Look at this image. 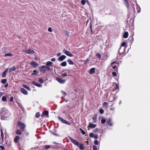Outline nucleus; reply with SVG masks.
<instances>
[{
	"label": "nucleus",
	"mask_w": 150,
	"mask_h": 150,
	"mask_svg": "<svg viewBox=\"0 0 150 150\" xmlns=\"http://www.w3.org/2000/svg\"><path fill=\"white\" fill-rule=\"evenodd\" d=\"M0 116L2 120L7 119L11 115L9 112L5 108L2 109L0 112Z\"/></svg>",
	"instance_id": "f257e3e1"
},
{
	"label": "nucleus",
	"mask_w": 150,
	"mask_h": 150,
	"mask_svg": "<svg viewBox=\"0 0 150 150\" xmlns=\"http://www.w3.org/2000/svg\"><path fill=\"white\" fill-rule=\"evenodd\" d=\"M69 138L70 140L71 141L74 145L79 146V143L76 140L73 139L72 137H69Z\"/></svg>",
	"instance_id": "f03ea898"
},
{
	"label": "nucleus",
	"mask_w": 150,
	"mask_h": 150,
	"mask_svg": "<svg viewBox=\"0 0 150 150\" xmlns=\"http://www.w3.org/2000/svg\"><path fill=\"white\" fill-rule=\"evenodd\" d=\"M63 52L68 56L70 57H72L73 56V54H72L70 51L66 50L65 49H63Z\"/></svg>",
	"instance_id": "7ed1b4c3"
},
{
	"label": "nucleus",
	"mask_w": 150,
	"mask_h": 150,
	"mask_svg": "<svg viewBox=\"0 0 150 150\" xmlns=\"http://www.w3.org/2000/svg\"><path fill=\"white\" fill-rule=\"evenodd\" d=\"M18 125L19 126L20 128L21 129H22V130L23 131L24 128L25 127V125L21 122H18Z\"/></svg>",
	"instance_id": "20e7f679"
},
{
	"label": "nucleus",
	"mask_w": 150,
	"mask_h": 150,
	"mask_svg": "<svg viewBox=\"0 0 150 150\" xmlns=\"http://www.w3.org/2000/svg\"><path fill=\"white\" fill-rule=\"evenodd\" d=\"M125 3V6L127 7L128 10L129 11L131 9L129 4L128 0H124Z\"/></svg>",
	"instance_id": "39448f33"
},
{
	"label": "nucleus",
	"mask_w": 150,
	"mask_h": 150,
	"mask_svg": "<svg viewBox=\"0 0 150 150\" xmlns=\"http://www.w3.org/2000/svg\"><path fill=\"white\" fill-rule=\"evenodd\" d=\"M47 67L45 66H42L41 67L39 68L40 71L42 72H45L47 70Z\"/></svg>",
	"instance_id": "423d86ee"
},
{
	"label": "nucleus",
	"mask_w": 150,
	"mask_h": 150,
	"mask_svg": "<svg viewBox=\"0 0 150 150\" xmlns=\"http://www.w3.org/2000/svg\"><path fill=\"white\" fill-rule=\"evenodd\" d=\"M23 52L29 54H32L34 53V51L31 49H30L27 50H23Z\"/></svg>",
	"instance_id": "0eeeda50"
},
{
	"label": "nucleus",
	"mask_w": 150,
	"mask_h": 150,
	"mask_svg": "<svg viewBox=\"0 0 150 150\" xmlns=\"http://www.w3.org/2000/svg\"><path fill=\"white\" fill-rule=\"evenodd\" d=\"M57 80L59 83H65L66 80L63 79L61 78L58 77L56 78Z\"/></svg>",
	"instance_id": "6e6552de"
},
{
	"label": "nucleus",
	"mask_w": 150,
	"mask_h": 150,
	"mask_svg": "<svg viewBox=\"0 0 150 150\" xmlns=\"http://www.w3.org/2000/svg\"><path fill=\"white\" fill-rule=\"evenodd\" d=\"M30 64L34 67H36L38 65V64L37 63L34 61H32L30 62Z\"/></svg>",
	"instance_id": "1a4fd4ad"
},
{
	"label": "nucleus",
	"mask_w": 150,
	"mask_h": 150,
	"mask_svg": "<svg viewBox=\"0 0 150 150\" xmlns=\"http://www.w3.org/2000/svg\"><path fill=\"white\" fill-rule=\"evenodd\" d=\"M134 2L136 4V9H137V12L138 13H139L141 11V8L139 5L137 3V1H135Z\"/></svg>",
	"instance_id": "9d476101"
},
{
	"label": "nucleus",
	"mask_w": 150,
	"mask_h": 150,
	"mask_svg": "<svg viewBox=\"0 0 150 150\" xmlns=\"http://www.w3.org/2000/svg\"><path fill=\"white\" fill-rule=\"evenodd\" d=\"M66 57L65 55H62L59 57L58 58V60L59 61H62L64 59L66 58Z\"/></svg>",
	"instance_id": "9b49d317"
},
{
	"label": "nucleus",
	"mask_w": 150,
	"mask_h": 150,
	"mask_svg": "<svg viewBox=\"0 0 150 150\" xmlns=\"http://www.w3.org/2000/svg\"><path fill=\"white\" fill-rule=\"evenodd\" d=\"M8 69H6L3 72L2 74V77L4 78L6 76V74H7V72L8 71Z\"/></svg>",
	"instance_id": "f8f14e48"
},
{
	"label": "nucleus",
	"mask_w": 150,
	"mask_h": 150,
	"mask_svg": "<svg viewBox=\"0 0 150 150\" xmlns=\"http://www.w3.org/2000/svg\"><path fill=\"white\" fill-rule=\"evenodd\" d=\"M21 92L25 95H27L28 94V92L27 91L23 88H22L21 89Z\"/></svg>",
	"instance_id": "ddd939ff"
},
{
	"label": "nucleus",
	"mask_w": 150,
	"mask_h": 150,
	"mask_svg": "<svg viewBox=\"0 0 150 150\" xmlns=\"http://www.w3.org/2000/svg\"><path fill=\"white\" fill-rule=\"evenodd\" d=\"M107 123L108 125L111 126L113 125V124L112 123L111 120L110 119H109L107 121Z\"/></svg>",
	"instance_id": "4468645a"
},
{
	"label": "nucleus",
	"mask_w": 150,
	"mask_h": 150,
	"mask_svg": "<svg viewBox=\"0 0 150 150\" xmlns=\"http://www.w3.org/2000/svg\"><path fill=\"white\" fill-rule=\"evenodd\" d=\"M33 83L35 85L38 87H41L42 86V84H40L39 83H37L36 82L33 81Z\"/></svg>",
	"instance_id": "2eb2a0df"
},
{
	"label": "nucleus",
	"mask_w": 150,
	"mask_h": 150,
	"mask_svg": "<svg viewBox=\"0 0 150 150\" xmlns=\"http://www.w3.org/2000/svg\"><path fill=\"white\" fill-rule=\"evenodd\" d=\"M78 146H79L80 149L81 150L84 149L85 148V147L84 146L83 144H79V145Z\"/></svg>",
	"instance_id": "dca6fc26"
},
{
	"label": "nucleus",
	"mask_w": 150,
	"mask_h": 150,
	"mask_svg": "<svg viewBox=\"0 0 150 150\" xmlns=\"http://www.w3.org/2000/svg\"><path fill=\"white\" fill-rule=\"evenodd\" d=\"M95 69L94 68H91L90 70L89 73L91 74H93L95 73Z\"/></svg>",
	"instance_id": "f3484780"
},
{
	"label": "nucleus",
	"mask_w": 150,
	"mask_h": 150,
	"mask_svg": "<svg viewBox=\"0 0 150 150\" xmlns=\"http://www.w3.org/2000/svg\"><path fill=\"white\" fill-rule=\"evenodd\" d=\"M128 36V33L127 32H125L123 34V37L125 38H127Z\"/></svg>",
	"instance_id": "a211bd4d"
},
{
	"label": "nucleus",
	"mask_w": 150,
	"mask_h": 150,
	"mask_svg": "<svg viewBox=\"0 0 150 150\" xmlns=\"http://www.w3.org/2000/svg\"><path fill=\"white\" fill-rule=\"evenodd\" d=\"M19 139V137L18 136H16L15 138L14 139V141L16 143H17L18 142Z\"/></svg>",
	"instance_id": "6ab92c4d"
},
{
	"label": "nucleus",
	"mask_w": 150,
	"mask_h": 150,
	"mask_svg": "<svg viewBox=\"0 0 150 150\" xmlns=\"http://www.w3.org/2000/svg\"><path fill=\"white\" fill-rule=\"evenodd\" d=\"M96 127V125L92 123H89V127L91 128H95Z\"/></svg>",
	"instance_id": "aec40b11"
},
{
	"label": "nucleus",
	"mask_w": 150,
	"mask_h": 150,
	"mask_svg": "<svg viewBox=\"0 0 150 150\" xmlns=\"http://www.w3.org/2000/svg\"><path fill=\"white\" fill-rule=\"evenodd\" d=\"M13 56V54L11 53H8L4 55L5 57H6V56L11 57Z\"/></svg>",
	"instance_id": "412c9836"
},
{
	"label": "nucleus",
	"mask_w": 150,
	"mask_h": 150,
	"mask_svg": "<svg viewBox=\"0 0 150 150\" xmlns=\"http://www.w3.org/2000/svg\"><path fill=\"white\" fill-rule=\"evenodd\" d=\"M67 61L69 64L70 65H73L74 64V62L70 59H68Z\"/></svg>",
	"instance_id": "4be33fe9"
},
{
	"label": "nucleus",
	"mask_w": 150,
	"mask_h": 150,
	"mask_svg": "<svg viewBox=\"0 0 150 150\" xmlns=\"http://www.w3.org/2000/svg\"><path fill=\"white\" fill-rule=\"evenodd\" d=\"M1 138L2 140H4V134L2 129H1Z\"/></svg>",
	"instance_id": "5701e85b"
},
{
	"label": "nucleus",
	"mask_w": 150,
	"mask_h": 150,
	"mask_svg": "<svg viewBox=\"0 0 150 150\" xmlns=\"http://www.w3.org/2000/svg\"><path fill=\"white\" fill-rule=\"evenodd\" d=\"M114 100V98L112 96H110L109 98V100H110V101L111 102L112 101Z\"/></svg>",
	"instance_id": "b1692460"
},
{
	"label": "nucleus",
	"mask_w": 150,
	"mask_h": 150,
	"mask_svg": "<svg viewBox=\"0 0 150 150\" xmlns=\"http://www.w3.org/2000/svg\"><path fill=\"white\" fill-rule=\"evenodd\" d=\"M93 120L94 122L96 123V122L97 116L96 115L94 116L93 117Z\"/></svg>",
	"instance_id": "393cba45"
},
{
	"label": "nucleus",
	"mask_w": 150,
	"mask_h": 150,
	"mask_svg": "<svg viewBox=\"0 0 150 150\" xmlns=\"http://www.w3.org/2000/svg\"><path fill=\"white\" fill-rule=\"evenodd\" d=\"M7 96H3L2 98V100L3 101H6L7 100Z\"/></svg>",
	"instance_id": "a878e982"
},
{
	"label": "nucleus",
	"mask_w": 150,
	"mask_h": 150,
	"mask_svg": "<svg viewBox=\"0 0 150 150\" xmlns=\"http://www.w3.org/2000/svg\"><path fill=\"white\" fill-rule=\"evenodd\" d=\"M16 70V67H12L9 70V73L11 72L12 71H14Z\"/></svg>",
	"instance_id": "bb28decb"
},
{
	"label": "nucleus",
	"mask_w": 150,
	"mask_h": 150,
	"mask_svg": "<svg viewBox=\"0 0 150 150\" xmlns=\"http://www.w3.org/2000/svg\"><path fill=\"white\" fill-rule=\"evenodd\" d=\"M61 65L62 66L65 67L67 65V62L65 61H64L62 63Z\"/></svg>",
	"instance_id": "cd10ccee"
},
{
	"label": "nucleus",
	"mask_w": 150,
	"mask_h": 150,
	"mask_svg": "<svg viewBox=\"0 0 150 150\" xmlns=\"http://www.w3.org/2000/svg\"><path fill=\"white\" fill-rule=\"evenodd\" d=\"M42 114L45 115L47 116L48 115V112L47 111L45 110L43 112Z\"/></svg>",
	"instance_id": "c85d7f7f"
},
{
	"label": "nucleus",
	"mask_w": 150,
	"mask_h": 150,
	"mask_svg": "<svg viewBox=\"0 0 150 150\" xmlns=\"http://www.w3.org/2000/svg\"><path fill=\"white\" fill-rule=\"evenodd\" d=\"M52 64V63L50 61H48L46 63V65L47 66H51Z\"/></svg>",
	"instance_id": "c756f323"
},
{
	"label": "nucleus",
	"mask_w": 150,
	"mask_h": 150,
	"mask_svg": "<svg viewBox=\"0 0 150 150\" xmlns=\"http://www.w3.org/2000/svg\"><path fill=\"white\" fill-rule=\"evenodd\" d=\"M58 119H59L61 122H62V123H63V122H64V120H64L63 118H62V117L58 116Z\"/></svg>",
	"instance_id": "7c9ffc66"
},
{
	"label": "nucleus",
	"mask_w": 150,
	"mask_h": 150,
	"mask_svg": "<svg viewBox=\"0 0 150 150\" xmlns=\"http://www.w3.org/2000/svg\"><path fill=\"white\" fill-rule=\"evenodd\" d=\"M16 134H17L21 135V134L22 132L19 130H17L16 132Z\"/></svg>",
	"instance_id": "2f4dec72"
},
{
	"label": "nucleus",
	"mask_w": 150,
	"mask_h": 150,
	"mask_svg": "<svg viewBox=\"0 0 150 150\" xmlns=\"http://www.w3.org/2000/svg\"><path fill=\"white\" fill-rule=\"evenodd\" d=\"M38 81L41 83H44V81L41 78H38Z\"/></svg>",
	"instance_id": "473e14b6"
},
{
	"label": "nucleus",
	"mask_w": 150,
	"mask_h": 150,
	"mask_svg": "<svg viewBox=\"0 0 150 150\" xmlns=\"http://www.w3.org/2000/svg\"><path fill=\"white\" fill-rule=\"evenodd\" d=\"M65 124H66L67 125H70L71 123L69 122L68 121H67L66 120H65L64 122H63Z\"/></svg>",
	"instance_id": "72a5a7b5"
},
{
	"label": "nucleus",
	"mask_w": 150,
	"mask_h": 150,
	"mask_svg": "<svg viewBox=\"0 0 150 150\" xmlns=\"http://www.w3.org/2000/svg\"><path fill=\"white\" fill-rule=\"evenodd\" d=\"M40 114L39 112H37L35 114V117L37 118H38L40 117Z\"/></svg>",
	"instance_id": "f704fd0d"
},
{
	"label": "nucleus",
	"mask_w": 150,
	"mask_h": 150,
	"mask_svg": "<svg viewBox=\"0 0 150 150\" xmlns=\"http://www.w3.org/2000/svg\"><path fill=\"white\" fill-rule=\"evenodd\" d=\"M23 87L28 90L29 91L30 90V88L29 87L27 86L26 85H24Z\"/></svg>",
	"instance_id": "c9c22d12"
},
{
	"label": "nucleus",
	"mask_w": 150,
	"mask_h": 150,
	"mask_svg": "<svg viewBox=\"0 0 150 150\" xmlns=\"http://www.w3.org/2000/svg\"><path fill=\"white\" fill-rule=\"evenodd\" d=\"M7 80L6 79H3L1 80V82L3 83H6Z\"/></svg>",
	"instance_id": "e433bc0d"
},
{
	"label": "nucleus",
	"mask_w": 150,
	"mask_h": 150,
	"mask_svg": "<svg viewBox=\"0 0 150 150\" xmlns=\"http://www.w3.org/2000/svg\"><path fill=\"white\" fill-rule=\"evenodd\" d=\"M37 72L36 70H34L32 74L33 75H35L37 74Z\"/></svg>",
	"instance_id": "4c0bfd02"
},
{
	"label": "nucleus",
	"mask_w": 150,
	"mask_h": 150,
	"mask_svg": "<svg viewBox=\"0 0 150 150\" xmlns=\"http://www.w3.org/2000/svg\"><path fill=\"white\" fill-rule=\"evenodd\" d=\"M106 122V120L105 119H102L101 120V123L102 124H104Z\"/></svg>",
	"instance_id": "58836bf2"
},
{
	"label": "nucleus",
	"mask_w": 150,
	"mask_h": 150,
	"mask_svg": "<svg viewBox=\"0 0 150 150\" xmlns=\"http://www.w3.org/2000/svg\"><path fill=\"white\" fill-rule=\"evenodd\" d=\"M80 130L81 131V132L83 134H85V132L82 129L80 128Z\"/></svg>",
	"instance_id": "ea45409f"
},
{
	"label": "nucleus",
	"mask_w": 150,
	"mask_h": 150,
	"mask_svg": "<svg viewBox=\"0 0 150 150\" xmlns=\"http://www.w3.org/2000/svg\"><path fill=\"white\" fill-rule=\"evenodd\" d=\"M94 135L92 133H91L89 134V136L92 138H93Z\"/></svg>",
	"instance_id": "a19ab883"
},
{
	"label": "nucleus",
	"mask_w": 150,
	"mask_h": 150,
	"mask_svg": "<svg viewBox=\"0 0 150 150\" xmlns=\"http://www.w3.org/2000/svg\"><path fill=\"white\" fill-rule=\"evenodd\" d=\"M96 55L97 57H98L99 58H100L101 57V55L99 53H97L96 54Z\"/></svg>",
	"instance_id": "79ce46f5"
},
{
	"label": "nucleus",
	"mask_w": 150,
	"mask_h": 150,
	"mask_svg": "<svg viewBox=\"0 0 150 150\" xmlns=\"http://www.w3.org/2000/svg\"><path fill=\"white\" fill-rule=\"evenodd\" d=\"M99 112L100 114H102L104 112V110L103 109H100L99 110Z\"/></svg>",
	"instance_id": "37998d69"
},
{
	"label": "nucleus",
	"mask_w": 150,
	"mask_h": 150,
	"mask_svg": "<svg viewBox=\"0 0 150 150\" xmlns=\"http://www.w3.org/2000/svg\"><path fill=\"white\" fill-rule=\"evenodd\" d=\"M81 3L82 5H84L85 4V1L84 0H82Z\"/></svg>",
	"instance_id": "c03bdc74"
},
{
	"label": "nucleus",
	"mask_w": 150,
	"mask_h": 150,
	"mask_svg": "<svg viewBox=\"0 0 150 150\" xmlns=\"http://www.w3.org/2000/svg\"><path fill=\"white\" fill-rule=\"evenodd\" d=\"M45 149H47L50 147V146L49 145H46L44 146Z\"/></svg>",
	"instance_id": "a18cd8bd"
},
{
	"label": "nucleus",
	"mask_w": 150,
	"mask_h": 150,
	"mask_svg": "<svg viewBox=\"0 0 150 150\" xmlns=\"http://www.w3.org/2000/svg\"><path fill=\"white\" fill-rule=\"evenodd\" d=\"M115 63H116V64H117V62H112V63H111V65L112 66V67L114 66V64Z\"/></svg>",
	"instance_id": "49530a36"
},
{
	"label": "nucleus",
	"mask_w": 150,
	"mask_h": 150,
	"mask_svg": "<svg viewBox=\"0 0 150 150\" xmlns=\"http://www.w3.org/2000/svg\"><path fill=\"white\" fill-rule=\"evenodd\" d=\"M121 45L122 47H124L125 46H126V43L125 42H123Z\"/></svg>",
	"instance_id": "de8ad7c7"
},
{
	"label": "nucleus",
	"mask_w": 150,
	"mask_h": 150,
	"mask_svg": "<svg viewBox=\"0 0 150 150\" xmlns=\"http://www.w3.org/2000/svg\"><path fill=\"white\" fill-rule=\"evenodd\" d=\"M112 74L113 76H116L117 75V74L115 72H113L112 73Z\"/></svg>",
	"instance_id": "09e8293b"
},
{
	"label": "nucleus",
	"mask_w": 150,
	"mask_h": 150,
	"mask_svg": "<svg viewBox=\"0 0 150 150\" xmlns=\"http://www.w3.org/2000/svg\"><path fill=\"white\" fill-rule=\"evenodd\" d=\"M94 144L96 145H98V141L97 140H96L94 142Z\"/></svg>",
	"instance_id": "8fccbe9b"
},
{
	"label": "nucleus",
	"mask_w": 150,
	"mask_h": 150,
	"mask_svg": "<svg viewBox=\"0 0 150 150\" xmlns=\"http://www.w3.org/2000/svg\"><path fill=\"white\" fill-rule=\"evenodd\" d=\"M62 75L63 76H67V74L66 73H62Z\"/></svg>",
	"instance_id": "3c124183"
},
{
	"label": "nucleus",
	"mask_w": 150,
	"mask_h": 150,
	"mask_svg": "<svg viewBox=\"0 0 150 150\" xmlns=\"http://www.w3.org/2000/svg\"><path fill=\"white\" fill-rule=\"evenodd\" d=\"M48 31L50 32H52V30L51 27H49L48 28Z\"/></svg>",
	"instance_id": "603ef678"
},
{
	"label": "nucleus",
	"mask_w": 150,
	"mask_h": 150,
	"mask_svg": "<svg viewBox=\"0 0 150 150\" xmlns=\"http://www.w3.org/2000/svg\"><path fill=\"white\" fill-rule=\"evenodd\" d=\"M93 150H97V147L96 146H93Z\"/></svg>",
	"instance_id": "864d4df0"
},
{
	"label": "nucleus",
	"mask_w": 150,
	"mask_h": 150,
	"mask_svg": "<svg viewBox=\"0 0 150 150\" xmlns=\"http://www.w3.org/2000/svg\"><path fill=\"white\" fill-rule=\"evenodd\" d=\"M98 136L97 135H95L93 138L95 139H97L98 138Z\"/></svg>",
	"instance_id": "5fc2aeb1"
},
{
	"label": "nucleus",
	"mask_w": 150,
	"mask_h": 150,
	"mask_svg": "<svg viewBox=\"0 0 150 150\" xmlns=\"http://www.w3.org/2000/svg\"><path fill=\"white\" fill-rule=\"evenodd\" d=\"M99 131V129L98 128H96L94 130V132H96L97 131Z\"/></svg>",
	"instance_id": "6e6d98bb"
},
{
	"label": "nucleus",
	"mask_w": 150,
	"mask_h": 150,
	"mask_svg": "<svg viewBox=\"0 0 150 150\" xmlns=\"http://www.w3.org/2000/svg\"><path fill=\"white\" fill-rule=\"evenodd\" d=\"M61 92L62 94H64V96L66 95V93L64 91H61Z\"/></svg>",
	"instance_id": "4d7b16f0"
},
{
	"label": "nucleus",
	"mask_w": 150,
	"mask_h": 150,
	"mask_svg": "<svg viewBox=\"0 0 150 150\" xmlns=\"http://www.w3.org/2000/svg\"><path fill=\"white\" fill-rule=\"evenodd\" d=\"M108 104V103L106 102H104L103 104V105H107Z\"/></svg>",
	"instance_id": "13d9d810"
},
{
	"label": "nucleus",
	"mask_w": 150,
	"mask_h": 150,
	"mask_svg": "<svg viewBox=\"0 0 150 150\" xmlns=\"http://www.w3.org/2000/svg\"><path fill=\"white\" fill-rule=\"evenodd\" d=\"M13 100V97H12L11 98L10 101L11 102H12Z\"/></svg>",
	"instance_id": "bf43d9fd"
},
{
	"label": "nucleus",
	"mask_w": 150,
	"mask_h": 150,
	"mask_svg": "<svg viewBox=\"0 0 150 150\" xmlns=\"http://www.w3.org/2000/svg\"><path fill=\"white\" fill-rule=\"evenodd\" d=\"M55 60V58H52L51 59V61L52 62L54 61Z\"/></svg>",
	"instance_id": "052dcab7"
},
{
	"label": "nucleus",
	"mask_w": 150,
	"mask_h": 150,
	"mask_svg": "<svg viewBox=\"0 0 150 150\" xmlns=\"http://www.w3.org/2000/svg\"><path fill=\"white\" fill-rule=\"evenodd\" d=\"M69 34V32H66V35H67V37H68V36H69V35H68Z\"/></svg>",
	"instance_id": "680f3d73"
},
{
	"label": "nucleus",
	"mask_w": 150,
	"mask_h": 150,
	"mask_svg": "<svg viewBox=\"0 0 150 150\" xmlns=\"http://www.w3.org/2000/svg\"><path fill=\"white\" fill-rule=\"evenodd\" d=\"M112 67L113 69H115L116 68V65H114Z\"/></svg>",
	"instance_id": "e2e57ef3"
},
{
	"label": "nucleus",
	"mask_w": 150,
	"mask_h": 150,
	"mask_svg": "<svg viewBox=\"0 0 150 150\" xmlns=\"http://www.w3.org/2000/svg\"><path fill=\"white\" fill-rule=\"evenodd\" d=\"M4 94L3 93L0 92V96H2Z\"/></svg>",
	"instance_id": "0e129e2a"
},
{
	"label": "nucleus",
	"mask_w": 150,
	"mask_h": 150,
	"mask_svg": "<svg viewBox=\"0 0 150 150\" xmlns=\"http://www.w3.org/2000/svg\"><path fill=\"white\" fill-rule=\"evenodd\" d=\"M61 55V54L60 53H58L57 54V56H60Z\"/></svg>",
	"instance_id": "69168bd1"
},
{
	"label": "nucleus",
	"mask_w": 150,
	"mask_h": 150,
	"mask_svg": "<svg viewBox=\"0 0 150 150\" xmlns=\"http://www.w3.org/2000/svg\"><path fill=\"white\" fill-rule=\"evenodd\" d=\"M0 148H1L3 150L4 149V147L3 146H0Z\"/></svg>",
	"instance_id": "338daca9"
},
{
	"label": "nucleus",
	"mask_w": 150,
	"mask_h": 150,
	"mask_svg": "<svg viewBox=\"0 0 150 150\" xmlns=\"http://www.w3.org/2000/svg\"><path fill=\"white\" fill-rule=\"evenodd\" d=\"M8 86V83H7L4 86V87L6 88Z\"/></svg>",
	"instance_id": "774afa93"
}]
</instances>
